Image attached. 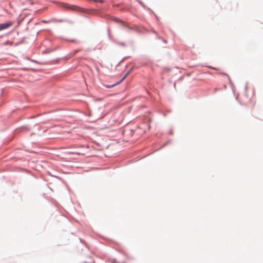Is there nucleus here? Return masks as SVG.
<instances>
[{
  "label": "nucleus",
  "instance_id": "1",
  "mask_svg": "<svg viewBox=\"0 0 263 263\" xmlns=\"http://www.w3.org/2000/svg\"><path fill=\"white\" fill-rule=\"evenodd\" d=\"M12 22H8L0 24V31L7 29L12 25Z\"/></svg>",
  "mask_w": 263,
  "mask_h": 263
},
{
  "label": "nucleus",
  "instance_id": "2",
  "mask_svg": "<svg viewBox=\"0 0 263 263\" xmlns=\"http://www.w3.org/2000/svg\"><path fill=\"white\" fill-rule=\"evenodd\" d=\"M130 72V70L128 71L125 76L119 81L118 82V83H121L123 81V80L126 78V77L129 74Z\"/></svg>",
  "mask_w": 263,
  "mask_h": 263
},
{
  "label": "nucleus",
  "instance_id": "3",
  "mask_svg": "<svg viewBox=\"0 0 263 263\" xmlns=\"http://www.w3.org/2000/svg\"><path fill=\"white\" fill-rule=\"evenodd\" d=\"M120 84V83H118V82H117V83H116L115 84H112V85H106V86H105V87H106V88H111V87H114V86H116V85H118V84Z\"/></svg>",
  "mask_w": 263,
  "mask_h": 263
}]
</instances>
